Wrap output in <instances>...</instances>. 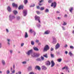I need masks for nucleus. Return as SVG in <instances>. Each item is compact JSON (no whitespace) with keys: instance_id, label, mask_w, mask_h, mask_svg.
I'll use <instances>...</instances> for the list:
<instances>
[{"instance_id":"1","label":"nucleus","mask_w":74,"mask_h":74,"mask_svg":"<svg viewBox=\"0 0 74 74\" xmlns=\"http://www.w3.org/2000/svg\"><path fill=\"white\" fill-rule=\"evenodd\" d=\"M9 20L10 21H12V19H15V17L14 16V15H10L9 16Z\"/></svg>"},{"instance_id":"2","label":"nucleus","mask_w":74,"mask_h":74,"mask_svg":"<svg viewBox=\"0 0 74 74\" xmlns=\"http://www.w3.org/2000/svg\"><path fill=\"white\" fill-rule=\"evenodd\" d=\"M35 19L36 21H38L39 23H40V16L36 15L35 16Z\"/></svg>"},{"instance_id":"3","label":"nucleus","mask_w":74,"mask_h":74,"mask_svg":"<svg viewBox=\"0 0 74 74\" xmlns=\"http://www.w3.org/2000/svg\"><path fill=\"white\" fill-rule=\"evenodd\" d=\"M49 47L48 45H46L44 48L43 51L45 52L49 50Z\"/></svg>"},{"instance_id":"4","label":"nucleus","mask_w":74,"mask_h":74,"mask_svg":"<svg viewBox=\"0 0 74 74\" xmlns=\"http://www.w3.org/2000/svg\"><path fill=\"white\" fill-rule=\"evenodd\" d=\"M33 52V50L31 49L30 50H29L26 53L27 54V55L28 56H30V54L31 53H32V52Z\"/></svg>"},{"instance_id":"5","label":"nucleus","mask_w":74,"mask_h":74,"mask_svg":"<svg viewBox=\"0 0 74 74\" xmlns=\"http://www.w3.org/2000/svg\"><path fill=\"white\" fill-rule=\"evenodd\" d=\"M7 41L8 45L10 46V41H11V39L9 38H8L7 39Z\"/></svg>"},{"instance_id":"6","label":"nucleus","mask_w":74,"mask_h":74,"mask_svg":"<svg viewBox=\"0 0 74 74\" xmlns=\"http://www.w3.org/2000/svg\"><path fill=\"white\" fill-rule=\"evenodd\" d=\"M53 43L54 44H55L56 43V39L55 37H53Z\"/></svg>"},{"instance_id":"7","label":"nucleus","mask_w":74,"mask_h":74,"mask_svg":"<svg viewBox=\"0 0 74 74\" xmlns=\"http://www.w3.org/2000/svg\"><path fill=\"white\" fill-rule=\"evenodd\" d=\"M23 13L24 16H26V15H27V11L26 10H23Z\"/></svg>"},{"instance_id":"8","label":"nucleus","mask_w":74,"mask_h":74,"mask_svg":"<svg viewBox=\"0 0 74 74\" xmlns=\"http://www.w3.org/2000/svg\"><path fill=\"white\" fill-rule=\"evenodd\" d=\"M55 47H56V48H55L56 49H58L60 47V45L58 43L56 46Z\"/></svg>"},{"instance_id":"9","label":"nucleus","mask_w":74,"mask_h":74,"mask_svg":"<svg viewBox=\"0 0 74 74\" xmlns=\"http://www.w3.org/2000/svg\"><path fill=\"white\" fill-rule=\"evenodd\" d=\"M1 63L3 66L5 65V61L4 60H1Z\"/></svg>"},{"instance_id":"10","label":"nucleus","mask_w":74,"mask_h":74,"mask_svg":"<svg viewBox=\"0 0 74 74\" xmlns=\"http://www.w3.org/2000/svg\"><path fill=\"white\" fill-rule=\"evenodd\" d=\"M51 67H53L55 66V63H54V62H53V61H51Z\"/></svg>"},{"instance_id":"11","label":"nucleus","mask_w":74,"mask_h":74,"mask_svg":"<svg viewBox=\"0 0 74 74\" xmlns=\"http://www.w3.org/2000/svg\"><path fill=\"white\" fill-rule=\"evenodd\" d=\"M31 56H32V57H33V58H34L35 57H36V53H32Z\"/></svg>"},{"instance_id":"12","label":"nucleus","mask_w":74,"mask_h":74,"mask_svg":"<svg viewBox=\"0 0 74 74\" xmlns=\"http://www.w3.org/2000/svg\"><path fill=\"white\" fill-rule=\"evenodd\" d=\"M49 33H50V31L49 30H47L45 32L44 34H49Z\"/></svg>"},{"instance_id":"13","label":"nucleus","mask_w":74,"mask_h":74,"mask_svg":"<svg viewBox=\"0 0 74 74\" xmlns=\"http://www.w3.org/2000/svg\"><path fill=\"white\" fill-rule=\"evenodd\" d=\"M7 9L9 12H11V8L9 6H8Z\"/></svg>"},{"instance_id":"14","label":"nucleus","mask_w":74,"mask_h":74,"mask_svg":"<svg viewBox=\"0 0 74 74\" xmlns=\"http://www.w3.org/2000/svg\"><path fill=\"white\" fill-rule=\"evenodd\" d=\"M46 64L47 65V66H49V65L51 64V62L48 61L46 62Z\"/></svg>"},{"instance_id":"15","label":"nucleus","mask_w":74,"mask_h":74,"mask_svg":"<svg viewBox=\"0 0 74 74\" xmlns=\"http://www.w3.org/2000/svg\"><path fill=\"white\" fill-rule=\"evenodd\" d=\"M47 67H46L44 66H42V70H47Z\"/></svg>"},{"instance_id":"16","label":"nucleus","mask_w":74,"mask_h":74,"mask_svg":"<svg viewBox=\"0 0 74 74\" xmlns=\"http://www.w3.org/2000/svg\"><path fill=\"white\" fill-rule=\"evenodd\" d=\"M12 5L13 7H18V5L17 4H15V3H13L12 4Z\"/></svg>"},{"instance_id":"17","label":"nucleus","mask_w":74,"mask_h":74,"mask_svg":"<svg viewBox=\"0 0 74 74\" xmlns=\"http://www.w3.org/2000/svg\"><path fill=\"white\" fill-rule=\"evenodd\" d=\"M23 5H21L18 7V9L21 10V9H23Z\"/></svg>"},{"instance_id":"18","label":"nucleus","mask_w":74,"mask_h":74,"mask_svg":"<svg viewBox=\"0 0 74 74\" xmlns=\"http://www.w3.org/2000/svg\"><path fill=\"white\" fill-rule=\"evenodd\" d=\"M28 34H27V33L26 32H25V38H27L28 37Z\"/></svg>"},{"instance_id":"19","label":"nucleus","mask_w":74,"mask_h":74,"mask_svg":"<svg viewBox=\"0 0 74 74\" xmlns=\"http://www.w3.org/2000/svg\"><path fill=\"white\" fill-rule=\"evenodd\" d=\"M34 49L35 51H39L38 49L36 47H34Z\"/></svg>"},{"instance_id":"20","label":"nucleus","mask_w":74,"mask_h":74,"mask_svg":"<svg viewBox=\"0 0 74 74\" xmlns=\"http://www.w3.org/2000/svg\"><path fill=\"white\" fill-rule=\"evenodd\" d=\"M35 69H37L39 70H40V69H41L40 67L38 66H36L35 67Z\"/></svg>"},{"instance_id":"21","label":"nucleus","mask_w":74,"mask_h":74,"mask_svg":"<svg viewBox=\"0 0 74 74\" xmlns=\"http://www.w3.org/2000/svg\"><path fill=\"white\" fill-rule=\"evenodd\" d=\"M32 67L31 66L28 67V70L29 71H30V70H32Z\"/></svg>"},{"instance_id":"22","label":"nucleus","mask_w":74,"mask_h":74,"mask_svg":"<svg viewBox=\"0 0 74 74\" xmlns=\"http://www.w3.org/2000/svg\"><path fill=\"white\" fill-rule=\"evenodd\" d=\"M13 13L15 15H16V14H18V12L16 10H15L13 11Z\"/></svg>"},{"instance_id":"23","label":"nucleus","mask_w":74,"mask_h":74,"mask_svg":"<svg viewBox=\"0 0 74 74\" xmlns=\"http://www.w3.org/2000/svg\"><path fill=\"white\" fill-rule=\"evenodd\" d=\"M73 8L72 7L70 8L69 9V11L70 12H72V11H73Z\"/></svg>"},{"instance_id":"24","label":"nucleus","mask_w":74,"mask_h":74,"mask_svg":"<svg viewBox=\"0 0 74 74\" xmlns=\"http://www.w3.org/2000/svg\"><path fill=\"white\" fill-rule=\"evenodd\" d=\"M44 9H45L44 7H42L40 8V10L41 11H42V10H44Z\"/></svg>"},{"instance_id":"25","label":"nucleus","mask_w":74,"mask_h":74,"mask_svg":"<svg viewBox=\"0 0 74 74\" xmlns=\"http://www.w3.org/2000/svg\"><path fill=\"white\" fill-rule=\"evenodd\" d=\"M43 56L46 58H48V55H47V54H45V55H43Z\"/></svg>"},{"instance_id":"26","label":"nucleus","mask_w":74,"mask_h":74,"mask_svg":"<svg viewBox=\"0 0 74 74\" xmlns=\"http://www.w3.org/2000/svg\"><path fill=\"white\" fill-rule=\"evenodd\" d=\"M45 12H49V9H45Z\"/></svg>"},{"instance_id":"27","label":"nucleus","mask_w":74,"mask_h":74,"mask_svg":"<svg viewBox=\"0 0 74 74\" xmlns=\"http://www.w3.org/2000/svg\"><path fill=\"white\" fill-rule=\"evenodd\" d=\"M36 60L37 61H41V58H39L36 59Z\"/></svg>"},{"instance_id":"28","label":"nucleus","mask_w":74,"mask_h":74,"mask_svg":"<svg viewBox=\"0 0 74 74\" xmlns=\"http://www.w3.org/2000/svg\"><path fill=\"white\" fill-rule=\"evenodd\" d=\"M41 23H37L36 25L38 27H40V24Z\"/></svg>"},{"instance_id":"29","label":"nucleus","mask_w":74,"mask_h":74,"mask_svg":"<svg viewBox=\"0 0 74 74\" xmlns=\"http://www.w3.org/2000/svg\"><path fill=\"white\" fill-rule=\"evenodd\" d=\"M31 44L32 45H34V42L33 41H31Z\"/></svg>"},{"instance_id":"30","label":"nucleus","mask_w":74,"mask_h":74,"mask_svg":"<svg viewBox=\"0 0 74 74\" xmlns=\"http://www.w3.org/2000/svg\"><path fill=\"white\" fill-rule=\"evenodd\" d=\"M40 59L41 61H42V60H44V57H42V56H41V57Z\"/></svg>"},{"instance_id":"31","label":"nucleus","mask_w":74,"mask_h":74,"mask_svg":"<svg viewBox=\"0 0 74 74\" xmlns=\"http://www.w3.org/2000/svg\"><path fill=\"white\" fill-rule=\"evenodd\" d=\"M10 73V71L9 70H8L6 71V74H9Z\"/></svg>"},{"instance_id":"32","label":"nucleus","mask_w":74,"mask_h":74,"mask_svg":"<svg viewBox=\"0 0 74 74\" xmlns=\"http://www.w3.org/2000/svg\"><path fill=\"white\" fill-rule=\"evenodd\" d=\"M22 63L23 64H26V61H23L22 62Z\"/></svg>"},{"instance_id":"33","label":"nucleus","mask_w":74,"mask_h":74,"mask_svg":"<svg viewBox=\"0 0 74 74\" xmlns=\"http://www.w3.org/2000/svg\"><path fill=\"white\" fill-rule=\"evenodd\" d=\"M54 8H55L56 6V3L55 2H54Z\"/></svg>"},{"instance_id":"34","label":"nucleus","mask_w":74,"mask_h":74,"mask_svg":"<svg viewBox=\"0 0 74 74\" xmlns=\"http://www.w3.org/2000/svg\"><path fill=\"white\" fill-rule=\"evenodd\" d=\"M27 3V0H24V3L25 4H26V3Z\"/></svg>"},{"instance_id":"35","label":"nucleus","mask_w":74,"mask_h":74,"mask_svg":"<svg viewBox=\"0 0 74 74\" xmlns=\"http://www.w3.org/2000/svg\"><path fill=\"white\" fill-rule=\"evenodd\" d=\"M11 72L12 74H14L15 73V70H13V71H11Z\"/></svg>"},{"instance_id":"36","label":"nucleus","mask_w":74,"mask_h":74,"mask_svg":"<svg viewBox=\"0 0 74 74\" xmlns=\"http://www.w3.org/2000/svg\"><path fill=\"white\" fill-rule=\"evenodd\" d=\"M40 56V53H36V57H37Z\"/></svg>"},{"instance_id":"37","label":"nucleus","mask_w":74,"mask_h":74,"mask_svg":"<svg viewBox=\"0 0 74 74\" xmlns=\"http://www.w3.org/2000/svg\"><path fill=\"white\" fill-rule=\"evenodd\" d=\"M62 59H58L57 60L58 62H60L62 61Z\"/></svg>"},{"instance_id":"38","label":"nucleus","mask_w":74,"mask_h":74,"mask_svg":"<svg viewBox=\"0 0 74 74\" xmlns=\"http://www.w3.org/2000/svg\"><path fill=\"white\" fill-rule=\"evenodd\" d=\"M69 55H70V56H71L73 55V53H71V52H69Z\"/></svg>"},{"instance_id":"39","label":"nucleus","mask_w":74,"mask_h":74,"mask_svg":"<svg viewBox=\"0 0 74 74\" xmlns=\"http://www.w3.org/2000/svg\"><path fill=\"white\" fill-rule=\"evenodd\" d=\"M36 12L37 14H38V15H39V14H40V12L39 11H36Z\"/></svg>"},{"instance_id":"40","label":"nucleus","mask_w":74,"mask_h":74,"mask_svg":"<svg viewBox=\"0 0 74 74\" xmlns=\"http://www.w3.org/2000/svg\"><path fill=\"white\" fill-rule=\"evenodd\" d=\"M70 49H74V47L73 46H70Z\"/></svg>"},{"instance_id":"41","label":"nucleus","mask_w":74,"mask_h":74,"mask_svg":"<svg viewBox=\"0 0 74 74\" xmlns=\"http://www.w3.org/2000/svg\"><path fill=\"white\" fill-rule=\"evenodd\" d=\"M21 19V17L20 16H17V19L19 20Z\"/></svg>"},{"instance_id":"42","label":"nucleus","mask_w":74,"mask_h":74,"mask_svg":"<svg viewBox=\"0 0 74 74\" xmlns=\"http://www.w3.org/2000/svg\"><path fill=\"white\" fill-rule=\"evenodd\" d=\"M67 25V23L66 22H65L64 21V24H63L64 26H65V25Z\"/></svg>"},{"instance_id":"43","label":"nucleus","mask_w":74,"mask_h":74,"mask_svg":"<svg viewBox=\"0 0 74 74\" xmlns=\"http://www.w3.org/2000/svg\"><path fill=\"white\" fill-rule=\"evenodd\" d=\"M34 31H32V30L31 29L29 30V32H30L31 33H32L33 32H34Z\"/></svg>"},{"instance_id":"44","label":"nucleus","mask_w":74,"mask_h":74,"mask_svg":"<svg viewBox=\"0 0 74 74\" xmlns=\"http://www.w3.org/2000/svg\"><path fill=\"white\" fill-rule=\"evenodd\" d=\"M48 3H51L52 2V0H49L48 1Z\"/></svg>"},{"instance_id":"45","label":"nucleus","mask_w":74,"mask_h":74,"mask_svg":"<svg viewBox=\"0 0 74 74\" xmlns=\"http://www.w3.org/2000/svg\"><path fill=\"white\" fill-rule=\"evenodd\" d=\"M33 33L34 34V35L35 36L36 35V32H35L34 31H33Z\"/></svg>"},{"instance_id":"46","label":"nucleus","mask_w":74,"mask_h":74,"mask_svg":"<svg viewBox=\"0 0 74 74\" xmlns=\"http://www.w3.org/2000/svg\"><path fill=\"white\" fill-rule=\"evenodd\" d=\"M23 45H24V43H23L21 44V47H23Z\"/></svg>"},{"instance_id":"47","label":"nucleus","mask_w":74,"mask_h":74,"mask_svg":"<svg viewBox=\"0 0 74 74\" xmlns=\"http://www.w3.org/2000/svg\"><path fill=\"white\" fill-rule=\"evenodd\" d=\"M10 52L11 54H12V52H13V51L12 50H10Z\"/></svg>"},{"instance_id":"48","label":"nucleus","mask_w":74,"mask_h":74,"mask_svg":"<svg viewBox=\"0 0 74 74\" xmlns=\"http://www.w3.org/2000/svg\"><path fill=\"white\" fill-rule=\"evenodd\" d=\"M6 32H7V33H8V32H9V30H8V29H6Z\"/></svg>"},{"instance_id":"49","label":"nucleus","mask_w":74,"mask_h":74,"mask_svg":"<svg viewBox=\"0 0 74 74\" xmlns=\"http://www.w3.org/2000/svg\"><path fill=\"white\" fill-rule=\"evenodd\" d=\"M34 6H35V4H34L33 5H31L30 6V7H34Z\"/></svg>"},{"instance_id":"50","label":"nucleus","mask_w":74,"mask_h":74,"mask_svg":"<svg viewBox=\"0 0 74 74\" xmlns=\"http://www.w3.org/2000/svg\"><path fill=\"white\" fill-rule=\"evenodd\" d=\"M51 58H53V54H51Z\"/></svg>"},{"instance_id":"51","label":"nucleus","mask_w":74,"mask_h":74,"mask_svg":"<svg viewBox=\"0 0 74 74\" xmlns=\"http://www.w3.org/2000/svg\"><path fill=\"white\" fill-rule=\"evenodd\" d=\"M51 51H53V48H51Z\"/></svg>"},{"instance_id":"52","label":"nucleus","mask_w":74,"mask_h":74,"mask_svg":"<svg viewBox=\"0 0 74 74\" xmlns=\"http://www.w3.org/2000/svg\"><path fill=\"white\" fill-rule=\"evenodd\" d=\"M54 5V4H53V3H52L51 5V7H53Z\"/></svg>"},{"instance_id":"53","label":"nucleus","mask_w":74,"mask_h":74,"mask_svg":"<svg viewBox=\"0 0 74 74\" xmlns=\"http://www.w3.org/2000/svg\"><path fill=\"white\" fill-rule=\"evenodd\" d=\"M56 13H57V14H60V12L57 11L56 12Z\"/></svg>"},{"instance_id":"54","label":"nucleus","mask_w":74,"mask_h":74,"mask_svg":"<svg viewBox=\"0 0 74 74\" xmlns=\"http://www.w3.org/2000/svg\"><path fill=\"white\" fill-rule=\"evenodd\" d=\"M64 17L65 18H66V17H67V14H65Z\"/></svg>"},{"instance_id":"55","label":"nucleus","mask_w":74,"mask_h":74,"mask_svg":"<svg viewBox=\"0 0 74 74\" xmlns=\"http://www.w3.org/2000/svg\"><path fill=\"white\" fill-rule=\"evenodd\" d=\"M62 27V28L63 30H65V28H64V27Z\"/></svg>"},{"instance_id":"56","label":"nucleus","mask_w":74,"mask_h":74,"mask_svg":"<svg viewBox=\"0 0 74 74\" xmlns=\"http://www.w3.org/2000/svg\"><path fill=\"white\" fill-rule=\"evenodd\" d=\"M35 41L36 42H39V40H36Z\"/></svg>"},{"instance_id":"57","label":"nucleus","mask_w":74,"mask_h":74,"mask_svg":"<svg viewBox=\"0 0 74 74\" xmlns=\"http://www.w3.org/2000/svg\"><path fill=\"white\" fill-rule=\"evenodd\" d=\"M29 74H34V72H30V73H29Z\"/></svg>"},{"instance_id":"58","label":"nucleus","mask_w":74,"mask_h":74,"mask_svg":"<svg viewBox=\"0 0 74 74\" xmlns=\"http://www.w3.org/2000/svg\"><path fill=\"white\" fill-rule=\"evenodd\" d=\"M65 69H66V70H68V67H67V66H65Z\"/></svg>"},{"instance_id":"59","label":"nucleus","mask_w":74,"mask_h":74,"mask_svg":"<svg viewBox=\"0 0 74 74\" xmlns=\"http://www.w3.org/2000/svg\"><path fill=\"white\" fill-rule=\"evenodd\" d=\"M64 47L65 48H67V45H66L64 46Z\"/></svg>"},{"instance_id":"60","label":"nucleus","mask_w":74,"mask_h":74,"mask_svg":"<svg viewBox=\"0 0 74 74\" xmlns=\"http://www.w3.org/2000/svg\"><path fill=\"white\" fill-rule=\"evenodd\" d=\"M2 47V45H1V44L0 43V48H1Z\"/></svg>"},{"instance_id":"61","label":"nucleus","mask_w":74,"mask_h":74,"mask_svg":"<svg viewBox=\"0 0 74 74\" xmlns=\"http://www.w3.org/2000/svg\"><path fill=\"white\" fill-rule=\"evenodd\" d=\"M37 9H40V7H39V6H37Z\"/></svg>"},{"instance_id":"62","label":"nucleus","mask_w":74,"mask_h":74,"mask_svg":"<svg viewBox=\"0 0 74 74\" xmlns=\"http://www.w3.org/2000/svg\"><path fill=\"white\" fill-rule=\"evenodd\" d=\"M43 0H41V1H40L39 2V3H42V1H43Z\"/></svg>"},{"instance_id":"63","label":"nucleus","mask_w":74,"mask_h":74,"mask_svg":"<svg viewBox=\"0 0 74 74\" xmlns=\"http://www.w3.org/2000/svg\"><path fill=\"white\" fill-rule=\"evenodd\" d=\"M18 73L19 74H21L22 73L21 71L18 72Z\"/></svg>"},{"instance_id":"64","label":"nucleus","mask_w":74,"mask_h":74,"mask_svg":"<svg viewBox=\"0 0 74 74\" xmlns=\"http://www.w3.org/2000/svg\"><path fill=\"white\" fill-rule=\"evenodd\" d=\"M65 66L63 68H62V70H64V69H65Z\"/></svg>"}]
</instances>
